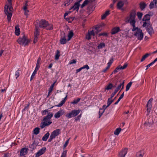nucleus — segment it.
<instances>
[{
    "instance_id": "f257e3e1",
    "label": "nucleus",
    "mask_w": 157,
    "mask_h": 157,
    "mask_svg": "<svg viewBox=\"0 0 157 157\" xmlns=\"http://www.w3.org/2000/svg\"><path fill=\"white\" fill-rule=\"evenodd\" d=\"M46 114H47V115L44 117L43 121L40 124V127L41 128H43L46 126L49 125L52 123V122L50 121V120L53 117V114L51 113L48 112L47 109L42 111V115H44Z\"/></svg>"
},
{
    "instance_id": "f03ea898",
    "label": "nucleus",
    "mask_w": 157,
    "mask_h": 157,
    "mask_svg": "<svg viewBox=\"0 0 157 157\" xmlns=\"http://www.w3.org/2000/svg\"><path fill=\"white\" fill-rule=\"evenodd\" d=\"M136 14L135 11L134 10H132L129 15L127 16L125 19V22L127 23H129L130 25L133 27V29H132V31H134L135 29L136 28L135 25L136 20Z\"/></svg>"
},
{
    "instance_id": "7ed1b4c3",
    "label": "nucleus",
    "mask_w": 157,
    "mask_h": 157,
    "mask_svg": "<svg viewBox=\"0 0 157 157\" xmlns=\"http://www.w3.org/2000/svg\"><path fill=\"white\" fill-rule=\"evenodd\" d=\"M35 25V29H36V26H37L39 28V26L40 28L45 29H46L52 30L53 29L52 25L51 24H49L48 22L42 19L40 21L37 20L36 21Z\"/></svg>"
},
{
    "instance_id": "20e7f679",
    "label": "nucleus",
    "mask_w": 157,
    "mask_h": 157,
    "mask_svg": "<svg viewBox=\"0 0 157 157\" xmlns=\"http://www.w3.org/2000/svg\"><path fill=\"white\" fill-rule=\"evenodd\" d=\"M11 3L10 5L8 3V6H5L4 12L7 15V19L9 21H10L11 17L12 16V13L13 9L11 6Z\"/></svg>"
},
{
    "instance_id": "39448f33",
    "label": "nucleus",
    "mask_w": 157,
    "mask_h": 157,
    "mask_svg": "<svg viewBox=\"0 0 157 157\" xmlns=\"http://www.w3.org/2000/svg\"><path fill=\"white\" fill-rule=\"evenodd\" d=\"M17 41L20 44L24 46L28 45L29 42L25 35H24L22 38L20 37Z\"/></svg>"
},
{
    "instance_id": "423d86ee",
    "label": "nucleus",
    "mask_w": 157,
    "mask_h": 157,
    "mask_svg": "<svg viewBox=\"0 0 157 157\" xmlns=\"http://www.w3.org/2000/svg\"><path fill=\"white\" fill-rule=\"evenodd\" d=\"M80 111L81 110L79 109L72 110L70 112L66 114L65 116L67 118L75 117L79 113Z\"/></svg>"
},
{
    "instance_id": "0eeeda50",
    "label": "nucleus",
    "mask_w": 157,
    "mask_h": 157,
    "mask_svg": "<svg viewBox=\"0 0 157 157\" xmlns=\"http://www.w3.org/2000/svg\"><path fill=\"white\" fill-rule=\"evenodd\" d=\"M136 29L134 31H136L134 35L137 37L138 39L139 40H141L143 37L144 34L142 33V30L138 27H136Z\"/></svg>"
},
{
    "instance_id": "6e6552de",
    "label": "nucleus",
    "mask_w": 157,
    "mask_h": 157,
    "mask_svg": "<svg viewBox=\"0 0 157 157\" xmlns=\"http://www.w3.org/2000/svg\"><path fill=\"white\" fill-rule=\"evenodd\" d=\"M40 29L37 26H36V30L34 33V38L33 41L34 43L35 44L37 41V36L39 34Z\"/></svg>"
},
{
    "instance_id": "1a4fd4ad",
    "label": "nucleus",
    "mask_w": 157,
    "mask_h": 157,
    "mask_svg": "<svg viewBox=\"0 0 157 157\" xmlns=\"http://www.w3.org/2000/svg\"><path fill=\"white\" fill-rule=\"evenodd\" d=\"M65 113L64 109H60V110L56 113L54 115V117L56 118H58L59 117L63 115Z\"/></svg>"
},
{
    "instance_id": "9d476101",
    "label": "nucleus",
    "mask_w": 157,
    "mask_h": 157,
    "mask_svg": "<svg viewBox=\"0 0 157 157\" xmlns=\"http://www.w3.org/2000/svg\"><path fill=\"white\" fill-rule=\"evenodd\" d=\"M46 150V148L45 147L42 148L37 152L35 157H39L45 152Z\"/></svg>"
},
{
    "instance_id": "9b49d317",
    "label": "nucleus",
    "mask_w": 157,
    "mask_h": 157,
    "mask_svg": "<svg viewBox=\"0 0 157 157\" xmlns=\"http://www.w3.org/2000/svg\"><path fill=\"white\" fill-rule=\"evenodd\" d=\"M127 152V149L126 148L123 149L119 153L118 157H124Z\"/></svg>"
},
{
    "instance_id": "f8f14e48",
    "label": "nucleus",
    "mask_w": 157,
    "mask_h": 157,
    "mask_svg": "<svg viewBox=\"0 0 157 157\" xmlns=\"http://www.w3.org/2000/svg\"><path fill=\"white\" fill-rule=\"evenodd\" d=\"M95 35V32H94V30H92L91 31H89L88 33L86 35V38L87 40H89L91 38V36H94Z\"/></svg>"
},
{
    "instance_id": "ddd939ff",
    "label": "nucleus",
    "mask_w": 157,
    "mask_h": 157,
    "mask_svg": "<svg viewBox=\"0 0 157 157\" xmlns=\"http://www.w3.org/2000/svg\"><path fill=\"white\" fill-rule=\"evenodd\" d=\"M112 99V98H108V101H107V105L106 106V107L105 108L104 110H103V111L102 112V113H101V114H100L101 112L100 111H99V115H100L99 117H101V116L102 115L103 113L104 112L105 110V109L107 107H109L110 105V104L112 103V101H111V99Z\"/></svg>"
},
{
    "instance_id": "4468645a",
    "label": "nucleus",
    "mask_w": 157,
    "mask_h": 157,
    "mask_svg": "<svg viewBox=\"0 0 157 157\" xmlns=\"http://www.w3.org/2000/svg\"><path fill=\"white\" fill-rule=\"evenodd\" d=\"M60 131L59 129H57L54 131L51 134V135L55 138L59 135L60 133Z\"/></svg>"
},
{
    "instance_id": "2eb2a0df",
    "label": "nucleus",
    "mask_w": 157,
    "mask_h": 157,
    "mask_svg": "<svg viewBox=\"0 0 157 157\" xmlns=\"http://www.w3.org/2000/svg\"><path fill=\"white\" fill-rule=\"evenodd\" d=\"M95 0H85L81 6V7L82 8L89 3L93 2Z\"/></svg>"
},
{
    "instance_id": "dca6fc26",
    "label": "nucleus",
    "mask_w": 157,
    "mask_h": 157,
    "mask_svg": "<svg viewBox=\"0 0 157 157\" xmlns=\"http://www.w3.org/2000/svg\"><path fill=\"white\" fill-rule=\"evenodd\" d=\"M95 0H85L81 6V7L82 8L89 3L93 2Z\"/></svg>"
},
{
    "instance_id": "f3484780",
    "label": "nucleus",
    "mask_w": 157,
    "mask_h": 157,
    "mask_svg": "<svg viewBox=\"0 0 157 157\" xmlns=\"http://www.w3.org/2000/svg\"><path fill=\"white\" fill-rule=\"evenodd\" d=\"M80 5V4H78L76 2L74 5L70 8V10H76L78 11Z\"/></svg>"
},
{
    "instance_id": "a211bd4d",
    "label": "nucleus",
    "mask_w": 157,
    "mask_h": 157,
    "mask_svg": "<svg viewBox=\"0 0 157 157\" xmlns=\"http://www.w3.org/2000/svg\"><path fill=\"white\" fill-rule=\"evenodd\" d=\"M126 1H119L117 4V7L119 9H121L122 7L124 5V2H126Z\"/></svg>"
},
{
    "instance_id": "6ab92c4d",
    "label": "nucleus",
    "mask_w": 157,
    "mask_h": 157,
    "mask_svg": "<svg viewBox=\"0 0 157 157\" xmlns=\"http://www.w3.org/2000/svg\"><path fill=\"white\" fill-rule=\"evenodd\" d=\"M152 100L153 99L151 98L148 102L147 105V110L148 112L150 110V108L151 106V104Z\"/></svg>"
},
{
    "instance_id": "aec40b11",
    "label": "nucleus",
    "mask_w": 157,
    "mask_h": 157,
    "mask_svg": "<svg viewBox=\"0 0 157 157\" xmlns=\"http://www.w3.org/2000/svg\"><path fill=\"white\" fill-rule=\"evenodd\" d=\"M146 29L147 31L150 35H151L154 33L153 28L151 25L148 27H147Z\"/></svg>"
},
{
    "instance_id": "412c9836",
    "label": "nucleus",
    "mask_w": 157,
    "mask_h": 157,
    "mask_svg": "<svg viewBox=\"0 0 157 157\" xmlns=\"http://www.w3.org/2000/svg\"><path fill=\"white\" fill-rule=\"evenodd\" d=\"M27 149L25 147L21 149L20 151L21 155H25L27 152Z\"/></svg>"
},
{
    "instance_id": "4be33fe9",
    "label": "nucleus",
    "mask_w": 157,
    "mask_h": 157,
    "mask_svg": "<svg viewBox=\"0 0 157 157\" xmlns=\"http://www.w3.org/2000/svg\"><path fill=\"white\" fill-rule=\"evenodd\" d=\"M95 8L94 6H89L87 8V10L89 11L88 13L90 14L94 10Z\"/></svg>"
},
{
    "instance_id": "5701e85b",
    "label": "nucleus",
    "mask_w": 157,
    "mask_h": 157,
    "mask_svg": "<svg viewBox=\"0 0 157 157\" xmlns=\"http://www.w3.org/2000/svg\"><path fill=\"white\" fill-rule=\"evenodd\" d=\"M120 31V28L119 27H115L112 30L111 33L112 34H114L118 33Z\"/></svg>"
},
{
    "instance_id": "b1692460",
    "label": "nucleus",
    "mask_w": 157,
    "mask_h": 157,
    "mask_svg": "<svg viewBox=\"0 0 157 157\" xmlns=\"http://www.w3.org/2000/svg\"><path fill=\"white\" fill-rule=\"evenodd\" d=\"M93 29V30H94V32L95 34L98 33L101 30V29L100 28V26H99L94 27Z\"/></svg>"
},
{
    "instance_id": "393cba45",
    "label": "nucleus",
    "mask_w": 157,
    "mask_h": 157,
    "mask_svg": "<svg viewBox=\"0 0 157 157\" xmlns=\"http://www.w3.org/2000/svg\"><path fill=\"white\" fill-rule=\"evenodd\" d=\"M67 40L65 36L63 37H61V38L60 40V42L62 44H66L67 43Z\"/></svg>"
},
{
    "instance_id": "a878e982",
    "label": "nucleus",
    "mask_w": 157,
    "mask_h": 157,
    "mask_svg": "<svg viewBox=\"0 0 157 157\" xmlns=\"http://www.w3.org/2000/svg\"><path fill=\"white\" fill-rule=\"evenodd\" d=\"M144 21V22L143 25V27H144L147 26V27H148L151 25L150 21Z\"/></svg>"
},
{
    "instance_id": "bb28decb",
    "label": "nucleus",
    "mask_w": 157,
    "mask_h": 157,
    "mask_svg": "<svg viewBox=\"0 0 157 157\" xmlns=\"http://www.w3.org/2000/svg\"><path fill=\"white\" fill-rule=\"evenodd\" d=\"M124 80L123 81V82L120 83V85L117 86L116 90H117V91H118L120 89L121 86H122V89H123L124 86Z\"/></svg>"
},
{
    "instance_id": "cd10ccee",
    "label": "nucleus",
    "mask_w": 157,
    "mask_h": 157,
    "mask_svg": "<svg viewBox=\"0 0 157 157\" xmlns=\"http://www.w3.org/2000/svg\"><path fill=\"white\" fill-rule=\"evenodd\" d=\"M20 31L18 26H16L15 27V33L17 36H18L20 34Z\"/></svg>"
},
{
    "instance_id": "c85d7f7f",
    "label": "nucleus",
    "mask_w": 157,
    "mask_h": 157,
    "mask_svg": "<svg viewBox=\"0 0 157 157\" xmlns=\"http://www.w3.org/2000/svg\"><path fill=\"white\" fill-rule=\"evenodd\" d=\"M144 154V152L143 151H140L137 152L136 156V157H143Z\"/></svg>"
},
{
    "instance_id": "c756f323",
    "label": "nucleus",
    "mask_w": 157,
    "mask_h": 157,
    "mask_svg": "<svg viewBox=\"0 0 157 157\" xmlns=\"http://www.w3.org/2000/svg\"><path fill=\"white\" fill-rule=\"evenodd\" d=\"M73 35L74 33L73 31H71L68 35V39L67 40V41H68L71 40L73 36Z\"/></svg>"
},
{
    "instance_id": "7c9ffc66",
    "label": "nucleus",
    "mask_w": 157,
    "mask_h": 157,
    "mask_svg": "<svg viewBox=\"0 0 157 157\" xmlns=\"http://www.w3.org/2000/svg\"><path fill=\"white\" fill-rule=\"evenodd\" d=\"M50 134L49 132L46 133L43 137L42 140L43 141H46L47 140V139L49 136Z\"/></svg>"
},
{
    "instance_id": "2f4dec72",
    "label": "nucleus",
    "mask_w": 157,
    "mask_h": 157,
    "mask_svg": "<svg viewBox=\"0 0 157 157\" xmlns=\"http://www.w3.org/2000/svg\"><path fill=\"white\" fill-rule=\"evenodd\" d=\"M150 19V16L148 14H147L145 15L143 19V21H149V20Z\"/></svg>"
},
{
    "instance_id": "473e14b6",
    "label": "nucleus",
    "mask_w": 157,
    "mask_h": 157,
    "mask_svg": "<svg viewBox=\"0 0 157 157\" xmlns=\"http://www.w3.org/2000/svg\"><path fill=\"white\" fill-rule=\"evenodd\" d=\"M28 2V1H26V2L24 5L23 7L24 10H25V13L26 14V12H29V11L28 10H27V6H28V4H27V3Z\"/></svg>"
},
{
    "instance_id": "72a5a7b5",
    "label": "nucleus",
    "mask_w": 157,
    "mask_h": 157,
    "mask_svg": "<svg viewBox=\"0 0 157 157\" xmlns=\"http://www.w3.org/2000/svg\"><path fill=\"white\" fill-rule=\"evenodd\" d=\"M109 14V11L108 10L106 11L105 13L103 14L101 17V19H104Z\"/></svg>"
},
{
    "instance_id": "f704fd0d",
    "label": "nucleus",
    "mask_w": 157,
    "mask_h": 157,
    "mask_svg": "<svg viewBox=\"0 0 157 157\" xmlns=\"http://www.w3.org/2000/svg\"><path fill=\"white\" fill-rule=\"evenodd\" d=\"M146 6V4L144 2H141L140 4V8L142 10L144 9L145 8Z\"/></svg>"
},
{
    "instance_id": "c9c22d12",
    "label": "nucleus",
    "mask_w": 157,
    "mask_h": 157,
    "mask_svg": "<svg viewBox=\"0 0 157 157\" xmlns=\"http://www.w3.org/2000/svg\"><path fill=\"white\" fill-rule=\"evenodd\" d=\"M33 133L35 135L38 134L40 132V128H35L33 131Z\"/></svg>"
},
{
    "instance_id": "e433bc0d",
    "label": "nucleus",
    "mask_w": 157,
    "mask_h": 157,
    "mask_svg": "<svg viewBox=\"0 0 157 157\" xmlns=\"http://www.w3.org/2000/svg\"><path fill=\"white\" fill-rule=\"evenodd\" d=\"M121 129L120 128H117L114 131V134L116 135H118L121 132Z\"/></svg>"
},
{
    "instance_id": "4c0bfd02",
    "label": "nucleus",
    "mask_w": 157,
    "mask_h": 157,
    "mask_svg": "<svg viewBox=\"0 0 157 157\" xmlns=\"http://www.w3.org/2000/svg\"><path fill=\"white\" fill-rule=\"evenodd\" d=\"M153 123V121H149L148 122H146L144 124V125L145 126L147 127H150L151 125H152Z\"/></svg>"
},
{
    "instance_id": "58836bf2",
    "label": "nucleus",
    "mask_w": 157,
    "mask_h": 157,
    "mask_svg": "<svg viewBox=\"0 0 157 157\" xmlns=\"http://www.w3.org/2000/svg\"><path fill=\"white\" fill-rule=\"evenodd\" d=\"M150 55V54L148 53H146L144 55L141 60V61L142 62L144 61L147 57L149 56Z\"/></svg>"
},
{
    "instance_id": "ea45409f",
    "label": "nucleus",
    "mask_w": 157,
    "mask_h": 157,
    "mask_svg": "<svg viewBox=\"0 0 157 157\" xmlns=\"http://www.w3.org/2000/svg\"><path fill=\"white\" fill-rule=\"evenodd\" d=\"M132 82H130L126 86V91H127L129 90L130 87H131V86L132 84Z\"/></svg>"
},
{
    "instance_id": "a19ab883",
    "label": "nucleus",
    "mask_w": 157,
    "mask_h": 157,
    "mask_svg": "<svg viewBox=\"0 0 157 157\" xmlns=\"http://www.w3.org/2000/svg\"><path fill=\"white\" fill-rule=\"evenodd\" d=\"M60 52L58 50L57 51V53L56 54L55 59L58 60L59 59V57L60 56Z\"/></svg>"
},
{
    "instance_id": "79ce46f5",
    "label": "nucleus",
    "mask_w": 157,
    "mask_h": 157,
    "mask_svg": "<svg viewBox=\"0 0 157 157\" xmlns=\"http://www.w3.org/2000/svg\"><path fill=\"white\" fill-rule=\"evenodd\" d=\"M53 85L51 86H50V88H49V90H48V94L47 96V97H48L49 96L50 93H51V92H52V91L53 90Z\"/></svg>"
},
{
    "instance_id": "37998d69",
    "label": "nucleus",
    "mask_w": 157,
    "mask_h": 157,
    "mask_svg": "<svg viewBox=\"0 0 157 157\" xmlns=\"http://www.w3.org/2000/svg\"><path fill=\"white\" fill-rule=\"evenodd\" d=\"M105 44L104 43H101L98 46V49H101L103 47H105Z\"/></svg>"
},
{
    "instance_id": "c03bdc74",
    "label": "nucleus",
    "mask_w": 157,
    "mask_h": 157,
    "mask_svg": "<svg viewBox=\"0 0 157 157\" xmlns=\"http://www.w3.org/2000/svg\"><path fill=\"white\" fill-rule=\"evenodd\" d=\"M113 87V85L111 83H109L106 87L105 89L107 90H109L111 89Z\"/></svg>"
},
{
    "instance_id": "a18cd8bd",
    "label": "nucleus",
    "mask_w": 157,
    "mask_h": 157,
    "mask_svg": "<svg viewBox=\"0 0 157 157\" xmlns=\"http://www.w3.org/2000/svg\"><path fill=\"white\" fill-rule=\"evenodd\" d=\"M73 0H67L65 2L64 5L66 6H68Z\"/></svg>"
},
{
    "instance_id": "49530a36",
    "label": "nucleus",
    "mask_w": 157,
    "mask_h": 157,
    "mask_svg": "<svg viewBox=\"0 0 157 157\" xmlns=\"http://www.w3.org/2000/svg\"><path fill=\"white\" fill-rule=\"evenodd\" d=\"M80 98H78L77 99H75L73 101L71 102V103L74 104H76L80 100Z\"/></svg>"
},
{
    "instance_id": "de8ad7c7",
    "label": "nucleus",
    "mask_w": 157,
    "mask_h": 157,
    "mask_svg": "<svg viewBox=\"0 0 157 157\" xmlns=\"http://www.w3.org/2000/svg\"><path fill=\"white\" fill-rule=\"evenodd\" d=\"M20 71L19 70H17L16 71L15 73V76H16V79L20 75Z\"/></svg>"
},
{
    "instance_id": "09e8293b",
    "label": "nucleus",
    "mask_w": 157,
    "mask_h": 157,
    "mask_svg": "<svg viewBox=\"0 0 157 157\" xmlns=\"http://www.w3.org/2000/svg\"><path fill=\"white\" fill-rule=\"evenodd\" d=\"M128 65V64L127 63H124V65L123 66H122L121 65H119V66H120L121 69L123 70V69H125L127 67Z\"/></svg>"
},
{
    "instance_id": "8fccbe9b",
    "label": "nucleus",
    "mask_w": 157,
    "mask_h": 157,
    "mask_svg": "<svg viewBox=\"0 0 157 157\" xmlns=\"http://www.w3.org/2000/svg\"><path fill=\"white\" fill-rule=\"evenodd\" d=\"M120 69H121L120 66L119 65L118 67H117L115 69V70L113 72V73L114 74H116L117 72L118 71V70H119Z\"/></svg>"
},
{
    "instance_id": "3c124183",
    "label": "nucleus",
    "mask_w": 157,
    "mask_h": 157,
    "mask_svg": "<svg viewBox=\"0 0 157 157\" xmlns=\"http://www.w3.org/2000/svg\"><path fill=\"white\" fill-rule=\"evenodd\" d=\"M29 147L32 150L34 149L36 147V145L34 143H33L29 146Z\"/></svg>"
},
{
    "instance_id": "603ef678",
    "label": "nucleus",
    "mask_w": 157,
    "mask_h": 157,
    "mask_svg": "<svg viewBox=\"0 0 157 157\" xmlns=\"http://www.w3.org/2000/svg\"><path fill=\"white\" fill-rule=\"evenodd\" d=\"M143 14L142 13L138 12L137 13V16L138 17V18L140 19L142 16Z\"/></svg>"
},
{
    "instance_id": "864d4df0",
    "label": "nucleus",
    "mask_w": 157,
    "mask_h": 157,
    "mask_svg": "<svg viewBox=\"0 0 157 157\" xmlns=\"http://www.w3.org/2000/svg\"><path fill=\"white\" fill-rule=\"evenodd\" d=\"M36 71H34L33 73V74L31 76V78H30V81H31L34 78V76H35L36 74Z\"/></svg>"
},
{
    "instance_id": "5fc2aeb1",
    "label": "nucleus",
    "mask_w": 157,
    "mask_h": 157,
    "mask_svg": "<svg viewBox=\"0 0 157 157\" xmlns=\"http://www.w3.org/2000/svg\"><path fill=\"white\" fill-rule=\"evenodd\" d=\"M154 4L153 2H151L149 5V8L150 9H152L154 6Z\"/></svg>"
},
{
    "instance_id": "6e6d98bb",
    "label": "nucleus",
    "mask_w": 157,
    "mask_h": 157,
    "mask_svg": "<svg viewBox=\"0 0 157 157\" xmlns=\"http://www.w3.org/2000/svg\"><path fill=\"white\" fill-rule=\"evenodd\" d=\"M65 101L64 100H62L60 102V103L59 104V105H57L58 107H61V106L63 104L65 103Z\"/></svg>"
},
{
    "instance_id": "4d7b16f0",
    "label": "nucleus",
    "mask_w": 157,
    "mask_h": 157,
    "mask_svg": "<svg viewBox=\"0 0 157 157\" xmlns=\"http://www.w3.org/2000/svg\"><path fill=\"white\" fill-rule=\"evenodd\" d=\"M67 152V151H63L60 157H65L66 155Z\"/></svg>"
},
{
    "instance_id": "13d9d810",
    "label": "nucleus",
    "mask_w": 157,
    "mask_h": 157,
    "mask_svg": "<svg viewBox=\"0 0 157 157\" xmlns=\"http://www.w3.org/2000/svg\"><path fill=\"white\" fill-rule=\"evenodd\" d=\"M117 91H117V90H116L115 89V90L114 92L112 94L110 98H112L114 96V95L117 92Z\"/></svg>"
},
{
    "instance_id": "bf43d9fd",
    "label": "nucleus",
    "mask_w": 157,
    "mask_h": 157,
    "mask_svg": "<svg viewBox=\"0 0 157 157\" xmlns=\"http://www.w3.org/2000/svg\"><path fill=\"white\" fill-rule=\"evenodd\" d=\"M76 62V61L75 59H73L71 61L69 62L70 64H72L73 63H75Z\"/></svg>"
},
{
    "instance_id": "052dcab7",
    "label": "nucleus",
    "mask_w": 157,
    "mask_h": 157,
    "mask_svg": "<svg viewBox=\"0 0 157 157\" xmlns=\"http://www.w3.org/2000/svg\"><path fill=\"white\" fill-rule=\"evenodd\" d=\"M82 67V69L86 68V69L88 70L89 69V67L87 65H86Z\"/></svg>"
},
{
    "instance_id": "680f3d73",
    "label": "nucleus",
    "mask_w": 157,
    "mask_h": 157,
    "mask_svg": "<svg viewBox=\"0 0 157 157\" xmlns=\"http://www.w3.org/2000/svg\"><path fill=\"white\" fill-rule=\"evenodd\" d=\"M113 59H111L110 61L108 63V66H110L112 63H113Z\"/></svg>"
},
{
    "instance_id": "e2e57ef3",
    "label": "nucleus",
    "mask_w": 157,
    "mask_h": 157,
    "mask_svg": "<svg viewBox=\"0 0 157 157\" xmlns=\"http://www.w3.org/2000/svg\"><path fill=\"white\" fill-rule=\"evenodd\" d=\"M154 64V63H153V62H152L151 63H150L149 64L147 65V68L146 70H147V69L149 67H150L152 65Z\"/></svg>"
},
{
    "instance_id": "0e129e2a",
    "label": "nucleus",
    "mask_w": 157,
    "mask_h": 157,
    "mask_svg": "<svg viewBox=\"0 0 157 157\" xmlns=\"http://www.w3.org/2000/svg\"><path fill=\"white\" fill-rule=\"evenodd\" d=\"M69 140H67L65 142V144H64V145H63V147H64V148H65L67 146V144H68V143H69Z\"/></svg>"
},
{
    "instance_id": "69168bd1",
    "label": "nucleus",
    "mask_w": 157,
    "mask_h": 157,
    "mask_svg": "<svg viewBox=\"0 0 157 157\" xmlns=\"http://www.w3.org/2000/svg\"><path fill=\"white\" fill-rule=\"evenodd\" d=\"M107 36V34L106 33H100L98 34V36Z\"/></svg>"
},
{
    "instance_id": "338daca9",
    "label": "nucleus",
    "mask_w": 157,
    "mask_h": 157,
    "mask_svg": "<svg viewBox=\"0 0 157 157\" xmlns=\"http://www.w3.org/2000/svg\"><path fill=\"white\" fill-rule=\"evenodd\" d=\"M54 138L53 137H52V136L50 135V138L48 140V141L49 142H51L52 141V140Z\"/></svg>"
},
{
    "instance_id": "774afa93",
    "label": "nucleus",
    "mask_w": 157,
    "mask_h": 157,
    "mask_svg": "<svg viewBox=\"0 0 157 157\" xmlns=\"http://www.w3.org/2000/svg\"><path fill=\"white\" fill-rule=\"evenodd\" d=\"M82 67H81L80 68L78 69L77 70H76V73H77L78 72H79V71H80L82 70Z\"/></svg>"
}]
</instances>
